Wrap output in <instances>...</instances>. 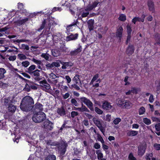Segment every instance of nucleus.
Wrapping results in <instances>:
<instances>
[{
	"label": "nucleus",
	"mask_w": 160,
	"mask_h": 160,
	"mask_svg": "<svg viewBox=\"0 0 160 160\" xmlns=\"http://www.w3.org/2000/svg\"><path fill=\"white\" fill-rule=\"evenodd\" d=\"M34 104L33 98L29 96H26L23 98L20 107L22 111L28 112L32 108Z\"/></svg>",
	"instance_id": "obj_1"
},
{
	"label": "nucleus",
	"mask_w": 160,
	"mask_h": 160,
	"mask_svg": "<svg viewBox=\"0 0 160 160\" xmlns=\"http://www.w3.org/2000/svg\"><path fill=\"white\" fill-rule=\"evenodd\" d=\"M46 118L45 114L42 112H35L32 117V120L35 122H42Z\"/></svg>",
	"instance_id": "obj_2"
},
{
	"label": "nucleus",
	"mask_w": 160,
	"mask_h": 160,
	"mask_svg": "<svg viewBox=\"0 0 160 160\" xmlns=\"http://www.w3.org/2000/svg\"><path fill=\"white\" fill-rule=\"evenodd\" d=\"M55 145H58V151L61 155H64L66 151V148L68 146L67 144L63 142L61 143H56Z\"/></svg>",
	"instance_id": "obj_3"
},
{
	"label": "nucleus",
	"mask_w": 160,
	"mask_h": 160,
	"mask_svg": "<svg viewBox=\"0 0 160 160\" xmlns=\"http://www.w3.org/2000/svg\"><path fill=\"white\" fill-rule=\"evenodd\" d=\"M92 121L94 124L101 131L103 134L105 131L104 128L102 126V121L99 119L93 118Z\"/></svg>",
	"instance_id": "obj_4"
},
{
	"label": "nucleus",
	"mask_w": 160,
	"mask_h": 160,
	"mask_svg": "<svg viewBox=\"0 0 160 160\" xmlns=\"http://www.w3.org/2000/svg\"><path fill=\"white\" fill-rule=\"evenodd\" d=\"M80 100L82 103H84L91 111H94L93 104L89 99L85 97H82L80 98Z\"/></svg>",
	"instance_id": "obj_5"
},
{
	"label": "nucleus",
	"mask_w": 160,
	"mask_h": 160,
	"mask_svg": "<svg viewBox=\"0 0 160 160\" xmlns=\"http://www.w3.org/2000/svg\"><path fill=\"white\" fill-rule=\"evenodd\" d=\"M53 21L50 19H47L46 20L44 19L42 22V23L40 27L38 28V31H40L43 29L45 27V25L47 23V26H46L47 29L49 30L51 28V25L53 24Z\"/></svg>",
	"instance_id": "obj_6"
},
{
	"label": "nucleus",
	"mask_w": 160,
	"mask_h": 160,
	"mask_svg": "<svg viewBox=\"0 0 160 160\" xmlns=\"http://www.w3.org/2000/svg\"><path fill=\"white\" fill-rule=\"evenodd\" d=\"M147 145L146 143H143L139 145L138 147V155L142 156L145 153Z\"/></svg>",
	"instance_id": "obj_7"
},
{
	"label": "nucleus",
	"mask_w": 160,
	"mask_h": 160,
	"mask_svg": "<svg viewBox=\"0 0 160 160\" xmlns=\"http://www.w3.org/2000/svg\"><path fill=\"white\" fill-rule=\"evenodd\" d=\"M40 83L41 89L45 91H47L49 89L51 88L50 85L47 82L46 80L40 81Z\"/></svg>",
	"instance_id": "obj_8"
},
{
	"label": "nucleus",
	"mask_w": 160,
	"mask_h": 160,
	"mask_svg": "<svg viewBox=\"0 0 160 160\" xmlns=\"http://www.w3.org/2000/svg\"><path fill=\"white\" fill-rule=\"evenodd\" d=\"M43 127L45 130H51L53 128V123L49 120H47L44 122Z\"/></svg>",
	"instance_id": "obj_9"
},
{
	"label": "nucleus",
	"mask_w": 160,
	"mask_h": 160,
	"mask_svg": "<svg viewBox=\"0 0 160 160\" xmlns=\"http://www.w3.org/2000/svg\"><path fill=\"white\" fill-rule=\"evenodd\" d=\"M33 110L35 112H42L43 110V105L39 103H37L33 107Z\"/></svg>",
	"instance_id": "obj_10"
},
{
	"label": "nucleus",
	"mask_w": 160,
	"mask_h": 160,
	"mask_svg": "<svg viewBox=\"0 0 160 160\" xmlns=\"http://www.w3.org/2000/svg\"><path fill=\"white\" fill-rule=\"evenodd\" d=\"M123 28L121 26H120L117 29L116 32V36L117 38H118L119 40L121 41L122 37V33L123 32Z\"/></svg>",
	"instance_id": "obj_11"
},
{
	"label": "nucleus",
	"mask_w": 160,
	"mask_h": 160,
	"mask_svg": "<svg viewBox=\"0 0 160 160\" xmlns=\"http://www.w3.org/2000/svg\"><path fill=\"white\" fill-rule=\"evenodd\" d=\"M149 10L152 12L155 11L154 5L153 2L151 0H148L147 2Z\"/></svg>",
	"instance_id": "obj_12"
},
{
	"label": "nucleus",
	"mask_w": 160,
	"mask_h": 160,
	"mask_svg": "<svg viewBox=\"0 0 160 160\" xmlns=\"http://www.w3.org/2000/svg\"><path fill=\"white\" fill-rule=\"evenodd\" d=\"M59 61L60 63L62 65L61 68L63 69H66L68 67H71L73 65L72 63L71 62H65L61 61L60 60Z\"/></svg>",
	"instance_id": "obj_13"
},
{
	"label": "nucleus",
	"mask_w": 160,
	"mask_h": 160,
	"mask_svg": "<svg viewBox=\"0 0 160 160\" xmlns=\"http://www.w3.org/2000/svg\"><path fill=\"white\" fill-rule=\"evenodd\" d=\"M146 16L144 14L142 15L141 18L138 17H135L132 20V22L134 24H135L136 22H143L144 21L145 18Z\"/></svg>",
	"instance_id": "obj_14"
},
{
	"label": "nucleus",
	"mask_w": 160,
	"mask_h": 160,
	"mask_svg": "<svg viewBox=\"0 0 160 160\" xmlns=\"http://www.w3.org/2000/svg\"><path fill=\"white\" fill-rule=\"evenodd\" d=\"M7 108L9 112L13 113L17 109V106L11 104L8 105Z\"/></svg>",
	"instance_id": "obj_15"
},
{
	"label": "nucleus",
	"mask_w": 160,
	"mask_h": 160,
	"mask_svg": "<svg viewBox=\"0 0 160 160\" xmlns=\"http://www.w3.org/2000/svg\"><path fill=\"white\" fill-rule=\"evenodd\" d=\"M112 106L111 104L107 101L104 102L102 104V108L106 110H109L111 109Z\"/></svg>",
	"instance_id": "obj_16"
},
{
	"label": "nucleus",
	"mask_w": 160,
	"mask_h": 160,
	"mask_svg": "<svg viewBox=\"0 0 160 160\" xmlns=\"http://www.w3.org/2000/svg\"><path fill=\"white\" fill-rule=\"evenodd\" d=\"M82 50V46L79 45L78 48L75 50L72 51L70 52V54L71 55H77L78 53L80 52Z\"/></svg>",
	"instance_id": "obj_17"
},
{
	"label": "nucleus",
	"mask_w": 160,
	"mask_h": 160,
	"mask_svg": "<svg viewBox=\"0 0 160 160\" xmlns=\"http://www.w3.org/2000/svg\"><path fill=\"white\" fill-rule=\"evenodd\" d=\"M88 9V7L86 8L82 9L81 11L82 12L81 16L82 18H84L87 17L89 14V11H90Z\"/></svg>",
	"instance_id": "obj_18"
},
{
	"label": "nucleus",
	"mask_w": 160,
	"mask_h": 160,
	"mask_svg": "<svg viewBox=\"0 0 160 160\" xmlns=\"http://www.w3.org/2000/svg\"><path fill=\"white\" fill-rule=\"evenodd\" d=\"M132 106V103L128 101H125L122 108H130Z\"/></svg>",
	"instance_id": "obj_19"
},
{
	"label": "nucleus",
	"mask_w": 160,
	"mask_h": 160,
	"mask_svg": "<svg viewBox=\"0 0 160 160\" xmlns=\"http://www.w3.org/2000/svg\"><path fill=\"white\" fill-rule=\"evenodd\" d=\"M78 36V34L77 33L74 35H70L69 36L67 37H66V40L67 41H69L76 39L77 38Z\"/></svg>",
	"instance_id": "obj_20"
},
{
	"label": "nucleus",
	"mask_w": 160,
	"mask_h": 160,
	"mask_svg": "<svg viewBox=\"0 0 160 160\" xmlns=\"http://www.w3.org/2000/svg\"><path fill=\"white\" fill-rule=\"evenodd\" d=\"M124 102V100L118 98L116 100V103L118 107L122 108Z\"/></svg>",
	"instance_id": "obj_21"
},
{
	"label": "nucleus",
	"mask_w": 160,
	"mask_h": 160,
	"mask_svg": "<svg viewBox=\"0 0 160 160\" xmlns=\"http://www.w3.org/2000/svg\"><path fill=\"white\" fill-rule=\"evenodd\" d=\"M99 2L98 1H96L92 2V5H88V9L89 10H92L93 8L96 7L97 5L99 3Z\"/></svg>",
	"instance_id": "obj_22"
},
{
	"label": "nucleus",
	"mask_w": 160,
	"mask_h": 160,
	"mask_svg": "<svg viewBox=\"0 0 160 160\" xmlns=\"http://www.w3.org/2000/svg\"><path fill=\"white\" fill-rule=\"evenodd\" d=\"M72 81L74 83H76L78 85H81V83L79 78V76L78 75H76L72 79Z\"/></svg>",
	"instance_id": "obj_23"
},
{
	"label": "nucleus",
	"mask_w": 160,
	"mask_h": 160,
	"mask_svg": "<svg viewBox=\"0 0 160 160\" xmlns=\"http://www.w3.org/2000/svg\"><path fill=\"white\" fill-rule=\"evenodd\" d=\"M88 23V28L89 30L90 31L92 30L94 28V20L92 19L89 20Z\"/></svg>",
	"instance_id": "obj_24"
},
{
	"label": "nucleus",
	"mask_w": 160,
	"mask_h": 160,
	"mask_svg": "<svg viewBox=\"0 0 160 160\" xmlns=\"http://www.w3.org/2000/svg\"><path fill=\"white\" fill-rule=\"evenodd\" d=\"M52 55L55 57H57L59 56L60 54V52L58 49H54L51 51Z\"/></svg>",
	"instance_id": "obj_25"
},
{
	"label": "nucleus",
	"mask_w": 160,
	"mask_h": 160,
	"mask_svg": "<svg viewBox=\"0 0 160 160\" xmlns=\"http://www.w3.org/2000/svg\"><path fill=\"white\" fill-rule=\"evenodd\" d=\"M134 52V48L132 45L129 46L127 49V53L129 55L132 54Z\"/></svg>",
	"instance_id": "obj_26"
},
{
	"label": "nucleus",
	"mask_w": 160,
	"mask_h": 160,
	"mask_svg": "<svg viewBox=\"0 0 160 160\" xmlns=\"http://www.w3.org/2000/svg\"><path fill=\"white\" fill-rule=\"evenodd\" d=\"M6 73V70L3 68H0V80L5 77L4 74Z\"/></svg>",
	"instance_id": "obj_27"
},
{
	"label": "nucleus",
	"mask_w": 160,
	"mask_h": 160,
	"mask_svg": "<svg viewBox=\"0 0 160 160\" xmlns=\"http://www.w3.org/2000/svg\"><path fill=\"white\" fill-rule=\"evenodd\" d=\"M57 113L60 116H64L65 114V111L62 107L59 108L57 110Z\"/></svg>",
	"instance_id": "obj_28"
},
{
	"label": "nucleus",
	"mask_w": 160,
	"mask_h": 160,
	"mask_svg": "<svg viewBox=\"0 0 160 160\" xmlns=\"http://www.w3.org/2000/svg\"><path fill=\"white\" fill-rule=\"evenodd\" d=\"M77 21L76 22H74L68 26L66 28L67 30L68 31V32L70 31H72L73 30L72 29V26L76 27L77 26Z\"/></svg>",
	"instance_id": "obj_29"
},
{
	"label": "nucleus",
	"mask_w": 160,
	"mask_h": 160,
	"mask_svg": "<svg viewBox=\"0 0 160 160\" xmlns=\"http://www.w3.org/2000/svg\"><path fill=\"white\" fill-rule=\"evenodd\" d=\"M36 68V67L35 65H31L28 68L27 72L30 74L32 73L33 70L35 69Z\"/></svg>",
	"instance_id": "obj_30"
},
{
	"label": "nucleus",
	"mask_w": 160,
	"mask_h": 160,
	"mask_svg": "<svg viewBox=\"0 0 160 160\" xmlns=\"http://www.w3.org/2000/svg\"><path fill=\"white\" fill-rule=\"evenodd\" d=\"M96 152L98 158V160H99L103 158V154L100 150H97L96 151Z\"/></svg>",
	"instance_id": "obj_31"
},
{
	"label": "nucleus",
	"mask_w": 160,
	"mask_h": 160,
	"mask_svg": "<svg viewBox=\"0 0 160 160\" xmlns=\"http://www.w3.org/2000/svg\"><path fill=\"white\" fill-rule=\"evenodd\" d=\"M156 130L157 132H156V134L158 136H160V123H157L155 125Z\"/></svg>",
	"instance_id": "obj_32"
},
{
	"label": "nucleus",
	"mask_w": 160,
	"mask_h": 160,
	"mask_svg": "<svg viewBox=\"0 0 160 160\" xmlns=\"http://www.w3.org/2000/svg\"><path fill=\"white\" fill-rule=\"evenodd\" d=\"M79 111L81 112H89V110L88 109V108L85 106L83 105L82 103V107L79 108Z\"/></svg>",
	"instance_id": "obj_33"
},
{
	"label": "nucleus",
	"mask_w": 160,
	"mask_h": 160,
	"mask_svg": "<svg viewBox=\"0 0 160 160\" xmlns=\"http://www.w3.org/2000/svg\"><path fill=\"white\" fill-rule=\"evenodd\" d=\"M18 58L20 60H25L27 58L26 56L24 54L19 53L18 55Z\"/></svg>",
	"instance_id": "obj_34"
},
{
	"label": "nucleus",
	"mask_w": 160,
	"mask_h": 160,
	"mask_svg": "<svg viewBox=\"0 0 160 160\" xmlns=\"http://www.w3.org/2000/svg\"><path fill=\"white\" fill-rule=\"evenodd\" d=\"M138 133V132L137 131L130 130L128 133L129 136H134L136 135Z\"/></svg>",
	"instance_id": "obj_35"
},
{
	"label": "nucleus",
	"mask_w": 160,
	"mask_h": 160,
	"mask_svg": "<svg viewBox=\"0 0 160 160\" xmlns=\"http://www.w3.org/2000/svg\"><path fill=\"white\" fill-rule=\"evenodd\" d=\"M143 121L145 124L148 125H149L151 123V120L147 118H143Z\"/></svg>",
	"instance_id": "obj_36"
},
{
	"label": "nucleus",
	"mask_w": 160,
	"mask_h": 160,
	"mask_svg": "<svg viewBox=\"0 0 160 160\" xmlns=\"http://www.w3.org/2000/svg\"><path fill=\"white\" fill-rule=\"evenodd\" d=\"M118 19L121 21L124 22L126 20V16L124 14H120Z\"/></svg>",
	"instance_id": "obj_37"
},
{
	"label": "nucleus",
	"mask_w": 160,
	"mask_h": 160,
	"mask_svg": "<svg viewBox=\"0 0 160 160\" xmlns=\"http://www.w3.org/2000/svg\"><path fill=\"white\" fill-rule=\"evenodd\" d=\"M145 111L146 109L143 106L141 107L138 110V112L139 115H142L144 114L145 113Z\"/></svg>",
	"instance_id": "obj_38"
},
{
	"label": "nucleus",
	"mask_w": 160,
	"mask_h": 160,
	"mask_svg": "<svg viewBox=\"0 0 160 160\" xmlns=\"http://www.w3.org/2000/svg\"><path fill=\"white\" fill-rule=\"evenodd\" d=\"M41 56L42 57L44 58L45 60H48L50 55L49 54L46 52V53H42L41 55Z\"/></svg>",
	"instance_id": "obj_39"
},
{
	"label": "nucleus",
	"mask_w": 160,
	"mask_h": 160,
	"mask_svg": "<svg viewBox=\"0 0 160 160\" xmlns=\"http://www.w3.org/2000/svg\"><path fill=\"white\" fill-rule=\"evenodd\" d=\"M101 80L100 79H99L97 80L96 82V83H95L94 82H93V83L92 84H90L91 85H92V87L93 88H96L98 87L99 86V83L101 82Z\"/></svg>",
	"instance_id": "obj_40"
},
{
	"label": "nucleus",
	"mask_w": 160,
	"mask_h": 160,
	"mask_svg": "<svg viewBox=\"0 0 160 160\" xmlns=\"http://www.w3.org/2000/svg\"><path fill=\"white\" fill-rule=\"evenodd\" d=\"M153 154L152 152L150 153H147L144 156L146 160H151V158L152 157Z\"/></svg>",
	"instance_id": "obj_41"
},
{
	"label": "nucleus",
	"mask_w": 160,
	"mask_h": 160,
	"mask_svg": "<svg viewBox=\"0 0 160 160\" xmlns=\"http://www.w3.org/2000/svg\"><path fill=\"white\" fill-rule=\"evenodd\" d=\"M98 77L99 75L98 74H96L95 75L92 79L91 81L90 82V84H92L93 82H95L98 79Z\"/></svg>",
	"instance_id": "obj_42"
},
{
	"label": "nucleus",
	"mask_w": 160,
	"mask_h": 160,
	"mask_svg": "<svg viewBox=\"0 0 160 160\" xmlns=\"http://www.w3.org/2000/svg\"><path fill=\"white\" fill-rule=\"evenodd\" d=\"M56 156L54 155H50L48 156L44 160H56Z\"/></svg>",
	"instance_id": "obj_43"
},
{
	"label": "nucleus",
	"mask_w": 160,
	"mask_h": 160,
	"mask_svg": "<svg viewBox=\"0 0 160 160\" xmlns=\"http://www.w3.org/2000/svg\"><path fill=\"white\" fill-rule=\"evenodd\" d=\"M8 42V40H6L5 38H2L0 39V45L1 46L3 44H5Z\"/></svg>",
	"instance_id": "obj_44"
},
{
	"label": "nucleus",
	"mask_w": 160,
	"mask_h": 160,
	"mask_svg": "<svg viewBox=\"0 0 160 160\" xmlns=\"http://www.w3.org/2000/svg\"><path fill=\"white\" fill-rule=\"evenodd\" d=\"M29 62L27 61L22 62L21 63L22 66L25 68L27 67L29 65Z\"/></svg>",
	"instance_id": "obj_45"
},
{
	"label": "nucleus",
	"mask_w": 160,
	"mask_h": 160,
	"mask_svg": "<svg viewBox=\"0 0 160 160\" xmlns=\"http://www.w3.org/2000/svg\"><path fill=\"white\" fill-rule=\"evenodd\" d=\"M12 101L8 99H5L4 101L5 105L6 106H8L9 105L11 104Z\"/></svg>",
	"instance_id": "obj_46"
},
{
	"label": "nucleus",
	"mask_w": 160,
	"mask_h": 160,
	"mask_svg": "<svg viewBox=\"0 0 160 160\" xmlns=\"http://www.w3.org/2000/svg\"><path fill=\"white\" fill-rule=\"evenodd\" d=\"M95 111L99 115H101L103 113V111L97 107H95Z\"/></svg>",
	"instance_id": "obj_47"
},
{
	"label": "nucleus",
	"mask_w": 160,
	"mask_h": 160,
	"mask_svg": "<svg viewBox=\"0 0 160 160\" xmlns=\"http://www.w3.org/2000/svg\"><path fill=\"white\" fill-rule=\"evenodd\" d=\"M28 20V18H26L18 21V23L20 25H22Z\"/></svg>",
	"instance_id": "obj_48"
},
{
	"label": "nucleus",
	"mask_w": 160,
	"mask_h": 160,
	"mask_svg": "<svg viewBox=\"0 0 160 160\" xmlns=\"http://www.w3.org/2000/svg\"><path fill=\"white\" fill-rule=\"evenodd\" d=\"M30 90L29 83V84L26 83L25 87L23 88V90L28 92Z\"/></svg>",
	"instance_id": "obj_49"
},
{
	"label": "nucleus",
	"mask_w": 160,
	"mask_h": 160,
	"mask_svg": "<svg viewBox=\"0 0 160 160\" xmlns=\"http://www.w3.org/2000/svg\"><path fill=\"white\" fill-rule=\"evenodd\" d=\"M71 102L73 105L77 107L78 106V104L77 101L74 98H73L71 99Z\"/></svg>",
	"instance_id": "obj_50"
},
{
	"label": "nucleus",
	"mask_w": 160,
	"mask_h": 160,
	"mask_svg": "<svg viewBox=\"0 0 160 160\" xmlns=\"http://www.w3.org/2000/svg\"><path fill=\"white\" fill-rule=\"evenodd\" d=\"M32 61L34 63L37 64H40L41 63V61L38 60H37L34 58H33L32 59Z\"/></svg>",
	"instance_id": "obj_51"
},
{
	"label": "nucleus",
	"mask_w": 160,
	"mask_h": 160,
	"mask_svg": "<svg viewBox=\"0 0 160 160\" xmlns=\"http://www.w3.org/2000/svg\"><path fill=\"white\" fill-rule=\"evenodd\" d=\"M29 41V40H28L22 39H20V40L17 39L16 40L13 41V42H16L17 43H20V42H28Z\"/></svg>",
	"instance_id": "obj_52"
},
{
	"label": "nucleus",
	"mask_w": 160,
	"mask_h": 160,
	"mask_svg": "<svg viewBox=\"0 0 160 160\" xmlns=\"http://www.w3.org/2000/svg\"><path fill=\"white\" fill-rule=\"evenodd\" d=\"M121 121V119L120 118H117L115 119L113 121V123L115 124H118L119 122Z\"/></svg>",
	"instance_id": "obj_53"
},
{
	"label": "nucleus",
	"mask_w": 160,
	"mask_h": 160,
	"mask_svg": "<svg viewBox=\"0 0 160 160\" xmlns=\"http://www.w3.org/2000/svg\"><path fill=\"white\" fill-rule=\"evenodd\" d=\"M40 71V70L37 69L36 70L34 71L32 73H33V74L34 76H38L40 75L39 72Z\"/></svg>",
	"instance_id": "obj_54"
},
{
	"label": "nucleus",
	"mask_w": 160,
	"mask_h": 160,
	"mask_svg": "<svg viewBox=\"0 0 160 160\" xmlns=\"http://www.w3.org/2000/svg\"><path fill=\"white\" fill-rule=\"evenodd\" d=\"M71 116L72 118H74L78 115V113L76 111H73L71 112Z\"/></svg>",
	"instance_id": "obj_55"
},
{
	"label": "nucleus",
	"mask_w": 160,
	"mask_h": 160,
	"mask_svg": "<svg viewBox=\"0 0 160 160\" xmlns=\"http://www.w3.org/2000/svg\"><path fill=\"white\" fill-rule=\"evenodd\" d=\"M153 147L155 149L157 150H160V144L157 143H155L153 145Z\"/></svg>",
	"instance_id": "obj_56"
},
{
	"label": "nucleus",
	"mask_w": 160,
	"mask_h": 160,
	"mask_svg": "<svg viewBox=\"0 0 160 160\" xmlns=\"http://www.w3.org/2000/svg\"><path fill=\"white\" fill-rule=\"evenodd\" d=\"M128 34L131 35L132 29L130 26L128 25L127 26Z\"/></svg>",
	"instance_id": "obj_57"
},
{
	"label": "nucleus",
	"mask_w": 160,
	"mask_h": 160,
	"mask_svg": "<svg viewBox=\"0 0 160 160\" xmlns=\"http://www.w3.org/2000/svg\"><path fill=\"white\" fill-rule=\"evenodd\" d=\"M78 85V84H76V83H74L73 84H72L71 85V86L74 88L76 90H78L80 89L79 87L78 86V85Z\"/></svg>",
	"instance_id": "obj_58"
},
{
	"label": "nucleus",
	"mask_w": 160,
	"mask_h": 160,
	"mask_svg": "<svg viewBox=\"0 0 160 160\" xmlns=\"http://www.w3.org/2000/svg\"><path fill=\"white\" fill-rule=\"evenodd\" d=\"M18 8L20 10H23L24 8L23 5L22 3H18Z\"/></svg>",
	"instance_id": "obj_59"
},
{
	"label": "nucleus",
	"mask_w": 160,
	"mask_h": 160,
	"mask_svg": "<svg viewBox=\"0 0 160 160\" xmlns=\"http://www.w3.org/2000/svg\"><path fill=\"white\" fill-rule=\"evenodd\" d=\"M16 57L15 55L14 56H11L8 59L11 61H14L16 59Z\"/></svg>",
	"instance_id": "obj_60"
},
{
	"label": "nucleus",
	"mask_w": 160,
	"mask_h": 160,
	"mask_svg": "<svg viewBox=\"0 0 160 160\" xmlns=\"http://www.w3.org/2000/svg\"><path fill=\"white\" fill-rule=\"evenodd\" d=\"M128 158L129 159V160H136V159L133 156V154L131 153L129 154V156H128Z\"/></svg>",
	"instance_id": "obj_61"
},
{
	"label": "nucleus",
	"mask_w": 160,
	"mask_h": 160,
	"mask_svg": "<svg viewBox=\"0 0 160 160\" xmlns=\"http://www.w3.org/2000/svg\"><path fill=\"white\" fill-rule=\"evenodd\" d=\"M22 47L23 49H26L27 50H28L29 49V48L28 46L27 45H25V44H22Z\"/></svg>",
	"instance_id": "obj_62"
},
{
	"label": "nucleus",
	"mask_w": 160,
	"mask_h": 160,
	"mask_svg": "<svg viewBox=\"0 0 160 160\" xmlns=\"http://www.w3.org/2000/svg\"><path fill=\"white\" fill-rule=\"evenodd\" d=\"M46 67L48 68H52L54 67L53 62L51 63H48L46 65Z\"/></svg>",
	"instance_id": "obj_63"
},
{
	"label": "nucleus",
	"mask_w": 160,
	"mask_h": 160,
	"mask_svg": "<svg viewBox=\"0 0 160 160\" xmlns=\"http://www.w3.org/2000/svg\"><path fill=\"white\" fill-rule=\"evenodd\" d=\"M154 99L153 96L152 94H151L149 98V101L150 103H152L154 101Z\"/></svg>",
	"instance_id": "obj_64"
}]
</instances>
